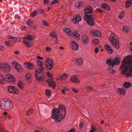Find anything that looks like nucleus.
<instances>
[{"instance_id":"nucleus-1","label":"nucleus","mask_w":132,"mask_h":132,"mask_svg":"<svg viewBox=\"0 0 132 132\" xmlns=\"http://www.w3.org/2000/svg\"><path fill=\"white\" fill-rule=\"evenodd\" d=\"M121 74L127 77H132V55H129L124 58L120 67Z\"/></svg>"},{"instance_id":"nucleus-2","label":"nucleus","mask_w":132,"mask_h":132,"mask_svg":"<svg viewBox=\"0 0 132 132\" xmlns=\"http://www.w3.org/2000/svg\"><path fill=\"white\" fill-rule=\"evenodd\" d=\"M66 107L64 105H60L58 109L55 108L52 110V119L56 122H60L63 119L66 114Z\"/></svg>"},{"instance_id":"nucleus-3","label":"nucleus","mask_w":132,"mask_h":132,"mask_svg":"<svg viewBox=\"0 0 132 132\" xmlns=\"http://www.w3.org/2000/svg\"><path fill=\"white\" fill-rule=\"evenodd\" d=\"M13 106L12 101L7 98H2L0 102V108L3 110H9Z\"/></svg>"},{"instance_id":"nucleus-4","label":"nucleus","mask_w":132,"mask_h":132,"mask_svg":"<svg viewBox=\"0 0 132 132\" xmlns=\"http://www.w3.org/2000/svg\"><path fill=\"white\" fill-rule=\"evenodd\" d=\"M109 39L112 46L117 49H118L120 47L119 44L117 40L114 37V35L111 34L109 36Z\"/></svg>"},{"instance_id":"nucleus-5","label":"nucleus","mask_w":132,"mask_h":132,"mask_svg":"<svg viewBox=\"0 0 132 132\" xmlns=\"http://www.w3.org/2000/svg\"><path fill=\"white\" fill-rule=\"evenodd\" d=\"M34 38V37L30 35H27V37L23 38V43L26 45L27 47L32 46V44L30 43L29 40H31Z\"/></svg>"},{"instance_id":"nucleus-6","label":"nucleus","mask_w":132,"mask_h":132,"mask_svg":"<svg viewBox=\"0 0 132 132\" xmlns=\"http://www.w3.org/2000/svg\"><path fill=\"white\" fill-rule=\"evenodd\" d=\"M46 68L48 70L51 69L53 66V62L51 59L47 58L45 62Z\"/></svg>"},{"instance_id":"nucleus-7","label":"nucleus","mask_w":132,"mask_h":132,"mask_svg":"<svg viewBox=\"0 0 132 132\" xmlns=\"http://www.w3.org/2000/svg\"><path fill=\"white\" fill-rule=\"evenodd\" d=\"M84 19L87 23L90 25L93 26L94 25L95 22L91 15H85L84 16Z\"/></svg>"},{"instance_id":"nucleus-8","label":"nucleus","mask_w":132,"mask_h":132,"mask_svg":"<svg viewBox=\"0 0 132 132\" xmlns=\"http://www.w3.org/2000/svg\"><path fill=\"white\" fill-rule=\"evenodd\" d=\"M84 19L87 23L90 25L93 26L94 25L95 22L91 15H85L84 16Z\"/></svg>"},{"instance_id":"nucleus-9","label":"nucleus","mask_w":132,"mask_h":132,"mask_svg":"<svg viewBox=\"0 0 132 132\" xmlns=\"http://www.w3.org/2000/svg\"><path fill=\"white\" fill-rule=\"evenodd\" d=\"M84 19L87 23L90 25L93 26L94 25L95 22L91 15H85L84 16Z\"/></svg>"},{"instance_id":"nucleus-10","label":"nucleus","mask_w":132,"mask_h":132,"mask_svg":"<svg viewBox=\"0 0 132 132\" xmlns=\"http://www.w3.org/2000/svg\"><path fill=\"white\" fill-rule=\"evenodd\" d=\"M40 73L38 70H36L35 72V77L37 80L39 82H43L45 79L44 77L39 76V74Z\"/></svg>"},{"instance_id":"nucleus-11","label":"nucleus","mask_w":132,"mask_h":132,"mask_svg":"<svg viewBox=\"0 0 132 132\" xmlns=\"http://www.w3.org/2000/svg\"><path fill=\"white\" fill-rule=\"evenodd\" d=\"M90 34L93 36L97 37H101L102 34L99 30H91L90 31Z\"/></svg>"},{"instance_id":"nucleus-12","label":"nucleus","mask_w":132,"mask_h":132,"mask_svg":"<svg viewBox=\"0 0 132 132\" xmlns=\"http://www.w3.org/2000/svg\"><path fill=\"white\" fill-rule=\"evenodd\" d=\"M93 11L92 7L90 5H87L85 7L84 9V13L85 15H88V14H91Z\"/></svg>"},{"instance_id":"nucleus-13","label":"nucleus","mask_w":132,"mask_h":132,"mask_svg":"<svg viewBox=\"0 0 132 132\" xmlns=\"http://www.w3.org/2000/svg\"><path fill=\"white\" fill-rule=\"evenodd\" d=\"M5 80L9 82H14L15 81V78L12 75L7 74L5 77Z\"/></svg>"},{"instance_id":"nucleus-14","label":"nucleus","mask_w":132,"mask_h":132,"mask_svg":"<svg viewBox=\"0 0 132 132\" xmlns=\"http://www.w3.org/2000/svg\"><path fill=\"white\" fill-rule=\"evenodd\" d=\"M81 20V18L79 15H75L73 17V19L72 20L73 22L76 24H78Z\"/></svg>"},{"instance_id":"nucleus-15","label":"nucleus","mask_w":132,"mask_h":132,"mask_svg":"<svg viewBox=\"0 0 132 132\" xmlns=\"http://www.w3.org/2000/svg\"><path fill=\"white\" fill-rule=\"evenodd\" d=\"M12 64L18 71L22 72V71L23 70L22 68L15 61H13L12 63Z\"/></svg>"},{"instance_id":"nucleus-16","label":"nucleus","mask_w":132,"mask_h":132,"mask_svg":"<svg viewBox=\"0 0 132 132\" xmlns=\"http://www.w3.org/2000/svg\"><path fill=\"white\" fill-rule=\"evenodd\" d=\"M70 44L72 46V50L76 51H77L78 50L79 46L75 41H72Z\"/></svg>"},{"instance_id":"nucleus-17","label":"nucleus","mask_w":132,"mask_h":132,"mask_svg":"<svg viewBox=\"0 0 132 132\" xmlns=\"http://www.w3.org/2000/svg\"><path fill=\"white\" fill-rule=\"evenodd\" d=\"M82 41L84 45H87L89 42V38L88 36L86 35H84L82 38Z\"/></svg>"},{"instance_id":"nucleus-18","label":"nucleus","mask_w":132,"mask_h":132,"mask_svg":"<svg viewBox=\"0 0 132 132\" xmlns=\"http://www.w3.org/2000/svg\"><path fill=\"white\" fill-rule=\"evenodd\" d=\"M46 82L49 85L55 88L56 86L55 82L52 80V79H48L46 80Z\"/></svg>"},{"instance_id":"nucleus-19","label":"nucleus","mask_w":132,"mask_h":132,"mask_svg":"<svg viewBox=\"0 0 132 132\" xmlns=\"http://www.w3.org/2000/svg\"><path fill=\"white\" fill-rule=\"evenodd\" d=\"M72 36L75 37L77 40H79L80 38V34L78 33V31L75 30L74 32L72 33Z\"/></svg>"},{"instance_id":"nucleus-20","label":"nucleus","mask_w":132,"mask_h":132,"mask_svg":"<svg viewBox=\"0 0 132 132\" xmlns=\"http://www.w3.org/2000/svg\"><path fill=\"white\" fill-rule=\"evenodd\" d=\"M104 47L108 53L109 54H111L113 53V50L110 46L106 44L104 45Z\"/></svg>"},{"instance_id":"nucleus-21","label":"nucleus","mask_w":132,"mask_h":132,"mask_svg":"<svg viewBox=\"0 0 132 132\" xmlns=\"http://www.w3.org/2000/svg\"><path fill=\"white\" fill-rule=\"evenodd\" d=\"M11 69V67L8 64L5 63L3 71H10Z\"/></svg>"},{"instance_id":"nucleus-22","label":"nucleus","mask_w":132,"mask_h":132,"mask_svg":"<svg viewBox=\"0 0 132 132\" xmlns=\"http://www.w3.org/2000/svg\"><path fill=\"white\" fill-rule=\"evenodd\" d=\"M68 75L67 74H64L61 76H58L57 78V80H65L66 79Z\"/></svg>"},{"instance_id":"nucleus-23","label":"nucleus","mask_w":132,"mask_h":132,"mask_svg":"<svg viewBox=\"0 0 132 132\" xmlns=\"http://www.w3.org/2000/svg\"><path fill=\"white\" fill-rule=\"evenodd\" d=\"M117 92L120 95H124L126 94V91L125 89L122 88H119L117 90Z\"/></svg>"},{"instance_id":"nucleus-24","label":"nucleus","mask_w":132,"mask_h":132,"mask_svg":"<svg viewBox=\"0 0 132 132\" xmlns=\"http://www.w3.org/2000/svg\"><path fill=\"white\" fill-rule=\"evenodd\" d=\"M32 74L30 73H27L26 75V80L28 82H31L32 81L31 79Z\"/></svg>"},{"instance_id":"nucleus-25","label":"nucleus","mask_w":132,"mask_h":132,"mask_svg":"<svg viewBox=\"0 0 132 132\" xmlns=\"http://www.w3.org/2000/svg\"><path fill=\"white\" fill-rule=\"evenodd\" d=\"M25 64L26 65V67L29 70H32L35 67L34 65L32 63H26Z\"/></svg>"},{"instance_id":"nucleus-26","label":"nucleus","mask_w":132,"mask_h":132,"mask_svg":"<svg viewBox=\"0 0 132 132\" xmlns=\"http://www.w3.org/2000/svg\"><path fill=\"white\" fill-rule=\"evenodd\" d=\"M114 65H119L120 62V58L119 57H116L113 61Z\"/></svg>"},{"instance_id":"nucleus-27","label":"nucleus","mask_w":132,"mask_h":132,"mask_svg":"<svg viewBox=\"0 0 132 132\" xmlns=\"http://www.w3.org/2000/svg\"><path fill=\"white\" fill-rule=\"evenodd\" d=\"M64 31L69 36H72V32L71 29L69 28H65L63 29Z\"/></svg>"},{"instance_id":"nucleus-28","label":"nucleus","mask_w":132,"mask_h":132,"mask_svg":"<svg viewBox=\"0 0 132 132\" xmlns=\"http://www.w3.org/2000/svg\"><path fill=\"white\" fill-rule=\"evenodd\" d=\"M132 85V84L128 82H126L123 84V86L126 88H129L131 87Z\"/></svg>"},{"instance_id":"nucleus-29","label":"nucleus","mask_w":132,"mask_h":132,"mask_svg":"<svg viewBox=\"0 0 132 132\" xmlns=\"http://www.w3.org/2000/svg\"><path fill=\"white\" fill-rule=\"evenodd\" d=\"M102 7L104 10L108 11H110L111 10L110 7L107 4L103 3L102 4Z\"/></svg>"},{"instance_id":"nucleus-30","label":"nucleus","mask_w":132,"mask_h":132,"mask_svg":"<svg viewBox=\"0 0 132 132\" xmlns=\"http://www.w3.org/2000/svg\"><path fill=\"white\" fill-rule=\"evenodd\" d=\"M75 62L78 65H82L83 63V60L81 58L79 59H76Z\"/></svg>"},{"instance_id":"nucleus-31","label":"nucleus","mask_w":132,"mask_h":132,"mask_svg":"<svg viewBox=\"0 0 132 132\" xmlns=\"http://www.w3.org/2000/svg\"><path fill=\"white\" fill-rule=\"evenodd\" d=\"M132 4V0H127L125 2V6L126 8L130 7Z\"/></svg>"},{"instance_id":"nucleus-32","label":"nucleus","mask_w":132,"mask_h":132,"mask_svg":"<svg viewBox=\"0 0 132 132\" xmlns=\"http://www.w3.org/2000/svg\"><path fill=\"white\" fill-rule=\"evenodd\" d=\"M113 61L112 59H109L108 60L106 61V63L108 65H110L114 67Z\"/></svg>"},{"instance_id":"nucleus-33","label":"nucleus","mask_w":132,"mask_h":132,"mask_svg":"<svg viewBox=\"0 0 132 132\" xmlns=\"http://www.w3.org/2000/svg\"><path fill=\"white\" fill-rule=\"evenodd\" d=\"M99 40L97 39H93L92 42V45L93 46H95L99 43Z\"/></svg>"},{"instance_id":"nucleus-34","label":"nucleus","mask_w":132,"mask_h":132,"mask_svg":"<svg viewBox=\"0 0 132 132\" xmlns=\"http://www.w3.org/2000/svg\"><path fill=\"white\" fill-rule=\"evenodd\" d=\"M71 81L74 82L79 83L80 82L79 80L75 76L72 77Z\"/></svg>"},{"instance_id":"nucleus-35","label":"nucleus","mask_w":132,"mask_h":132,"mask_svg":"<svg viewBox=\"0 0 132 132\" xmlns=\"http://www.w3.org/2000/svg\"><path fill=\"white\" fill-rule=\"evenodd\" d=\"M18 87L20 89H22L24 88V86L22 82L19 81L18 83Z\"/></svg>"},{"instance_id":"nucleus-36","label":"nucleus","mask_w":132,"mask_h":132,"mask_svg":"<svg viewBox=\"0 0 132 132\" xmlns=\"http://www.w3.org/2000/svg\"><path fill=\"white\" fill-rule=\"evenodd\" d=\"M14 88V86H9L8 87V91L10 93H13Z\"/></svg>"},{"instance_id":"nucleus-37","label":"nucleus","mask_w":132,"mask_h":132,"mask_svg":"<svg viewBox=\"0 0 132 132\" xmlns=\"http://www.w3.org/2000/svg\"><path fill=\"white\" fill-rule=\"evenodd\" d=\"M33 112V110L32 108H30L27 111L26 114L28 116H30L32 114Z\"/></svg>"},{"instance_id":"nucleus-38","label":"nucleus","mask_w":132,"mask_h":132,"mask_svg":"<svg viewBox=\"0 0 132 132\" xmlns=\"http://www.w3.org/2000/svg\"><path fill=\"white\" fill-rule=\"evenodd\" d=\"M51 93V91L49 89H47L45 90V95L47 97H50Z\"/></svg>"},{"instance_id":"nucleus-39","label":"nucleus","mask_w":132,"mask_h":132,"mask_svg":"<svg viewBox=\"0 0 132 132\" xmlns=\"http://www.w3.org/2000/svg\"><path fill=\"white\" fill-rule=\"evenodd\" d=\"M4 80H5V77L3 75H0V84H3Z\"/></svg>"},{"instance_id":"nucleus-40","label":"nucleus","mask_w":132,"mask_h":132,"mask_svg":"<svg viewBox=\"0 0 132 132\" xmlns=\"http://www.w3.org/2000/svg\"><path fill=\"white\" fill-rule=\"evenodd\" d=\"M13 93L17 94L20 93V91L18 88L15 87Z\"/></svg>"},{"instance_id":"nucleus-41","label":"nucleus","mask_w":132,"mask_h":132,"mask_svg":"<svg viewBox=\"0 0 132 132\" xmlns=\"http://www.w3.org/2000/svg\"><path fill=\"white\" fill-rule=\"evenodd\" d=\"M107 70L110 73L112 74H114L116 72L114 69L110 68H108Z\"/></svg>"},{"instance_id":"nucleus-42","label":"nucleus","mask_w":132,"mask_h":132,"mask_svg":"<svg viewBox=\"0 0 132 132\" xmlns=\"http://www.w3.org/2000/svg\"><path fill=\"white\" fill-rule=\"evenodd\" d=\"M49 35L52 38H55L57 37L56 32L54 31L50 33Z\"/></svg>"},{"instance_id":"nucleus-43","label":"nucleus","mask_w":132,"mask_h":132,"mask_svg":"<svg viewBox=\"0 0 132 132\" xmlns=\"http://www.w3.org/2000/svg\"><path fill=\"white\" fill-rule=\"evenodd\" d=\"M123 30L126 32L128 31L129 30V28L127 26H124L123 27Z\"/></svg>"},{"instance_id":"nucleus-44","label":"nucleus","mask_w":132,"mask_h":132,"mask_svg":"<svg viewBox=\"0 0 132 132\" xmlns=\"http://www.w3.org/2000/svg\"><path fill=\"white\" fill-rule=\"evenodd\" d=\"M37 14V11L36 10H34L31 13L30 15L32 17L35 16Z\"/></svg>"},{"instance_id":"nucleus-45","label":"nucleus","mask_w":132,"mask_h":132,"mask_svg":"<svg viewBox=\"0 0 132 132\" xmlns=\"http://www.w3.org/2000/svg\"><path fill=\"white\" fill-rule=\"evenodd\" d=\"M125 15L124 11H122L120 14L119 15V18L120 20H121L123 17Z\"/></svg>"},{"instance_id":"nucleus-46","label":"nucleus","mask_w":132,"mask_h":132,"mask_svg":"<svg viewBox=\"0 0 132 132\" xmlns=\"http://www.w3.org/2000/svg\"><path fill=\"white\" fill-rule=\"evenodd\" d=\"M21 39L20 37H15L13 39L15 43L18 42H19L21 41Z\"/></svg>"},{"instance_id":"nucleus-47","label":"nucleus","mask_w":132,"mask_h":132,"mask_svg":"<svg viewBox=\"0 0 132 132\" xmlns=\"http://www.w3.org/2000/svg\"><path fill=\"white\" fill-rule=\"evenodd\" d=\"M81 3L80 2H78L75 4V6L77 8L80 7L81 5Z\"/></svg>"},{"instance_id":"nucleus-48","label":"nucleus","mask_w":132,"mask_h":132,"mask_svg":"<svg viewBox=\"0 0 132 132\" xmlns=\"http://www.w3.org/2000/svg\"><path fill=\"white\" fill-rule=\"evenodd\" d=\"M37 64L38 66V67L39 66L43 65V63L40 60H38L37 62Z\"/></svg>"},{"instance_id":"nucleus-49","label":"nucleus","mask_w":132,"mask_h":132,"mask_svg":"<svg viewBox=\"0 0 132 132\" xmlns=\"http://www.w3.org/2000/svg\"><path fill=\"white\" fill-rule=\"evenodd\" d=\"M71 89L73 91V92L75 93H77L78 92V90L73 87H72L71 88Z\"/></svg>"},{"instance_id":"nucleus-50","label":"nucleus","mask_w":132,"mask_h":132,"mask_svg":"<svg viewBox=\"0 0 132 132\" xmlns=\"http://www.w3.org/2000/svg\"><path fill=\"white\" fill-rule=\"evenodd\" d=\"M5 63H0V70H3Z\"/></svg>"},{"instance_id":"nucleus-51","label":"nucleus","mask_w":132,"mask_h":132,"mask_svg":"<svg viewBox=\"0 0 132 132\" xmlns=\"http://www.w3.org/2000/svg\"><path fill=\"white\" fill-rule=\"evenodd\" d=\"M47 52H49L52 50L51 48L49 47H47L45 48Z\"/></svg>"},{"instance_id":"nucleus-52","label":"nucleus","mask_w":132,"mask_h":132,"mask_svg":"<svg viewBox=\"0 0 132 132\" xmlns=\"http://www.w3.org/2000/svg\"><path fill=\"white\" fill-rule=\"evenodd\" d=\"M29 25H31L32 23L31 20L30 19H28L26 22Z\"/></svg>"},{"instance_id":"nucleus-53","label":"nucleus","mask_w":132,"mask_h":132,"mask_svg":"<svg viewBox=\"0 0 132 132\" xmlns=\"http://www.w3.org/2000/svg\"><path fill=\"white\" fill-rule=\"evenodd\" d=\"M38 67L39 70L41 71H43L44 69V68L43 65Z\"/></svg>"},{"instance_id":"nucleus-54","label":"nucleus","mask_w":132,"mask_h":132,"mask_svg":"<svg viewBox=\"0 0 132 132\" xmlns=\"http://www.w3.org/2000/svg\"><path fill=\"white\" fill-rule=\"evenodd\" d=\"M59 2L58 0H54L52 1L51 3V4L53 5L55 3H58Z\"/></svg>"},{"instance_id":"nucleus-55","label":"nucleus","mask_w":132,"mask_h":132,"mask_svg":"<svg viewBox=\"0 0 132 132\" xmlns=\"http://www.w3.org/2000/svg\"><path fill=\"white\" fill-rule=\"evenodd\" d=\"M47 76L51 78H53V76L49 72H48L47 73Z\"/></svg>"},{"instance_id":"nucleus-56","label":"nucleus","mask_w":132,"mask_h":132,"mask_svg":"<svg viewBox=\"0 0 132 132\" xmlns=\"http://www.w3.org/2000/svg\"><path fill=\"white\" fill-rule=\"evenodd\" d=\"M43 24L46 26H47L48 25V23L47 22L44 20H43Z\"/></svg>"},{"instance_id":"nucleus-57","label":"nucleus","mask_w":132,"mask_h":132,"mask_svg":"<svg viewBox=\"0 0 132 132\" xmlns=\"http://www.w3.org/2000/svg\"><path fill=\"white\" fill-rule=\"evenodd\" d=\"M95 12L97 13H99L100 12H103V11L102 10L100 9H96L95 10Z\"/></svg>"},{"instance_id":"nucleus-58","label":"nucleus","mask_w":132,"mask_h":132,"mask_svg":"<svg viewBox=\"0 0 132 132\" xmlns=\"http://www.w3.org/2000/svg\"><path fill=\"white\" fill-rule=\"evenodd\" d=\"M39 12L40 14L44 13L45 12L44 10L43 9L39 10Z\"/></svg>"},{"instance_id":"nucleus-59","label":"nucleus","mask_w":132,"mask_h":132,"mask_svg":"<svg viewBox=\"0 0 132 132\" xmlns=\"http://www.w3.org/2000/svg\"><path fill=\"white\" fill-rule=\"evenodd\" d=\"M129 49L131 52H132V42L130 43Z\"/></svg>"},{"instance_id":"nucleus-60","label":"nucleus","mask_w":132,"mask_h":132,"mask_svg":"<svg viewBox=\"0 0 132 132\" xmlns=\"http://www.w3.org/2000/svg\"><path fill=\"white\" fill-rule=\"evenodd\" d=\"M84 125V123L83 122H81L80 125V127L79 129H82L83 127V126Z\"/></svg>"},{"instance_id":"nucleus-61","label":"nucleus","mask_w":132,"mask_h":132,"mask_svg":"<svg viewBox=\"0 0 132 132\" xmlns=\"http://www.w3.org/2000/svg\"><path fill=\"white\" fill-rule=\"evenodd\" d=\"M95 131L96 129L95 128L93 127H92L91 130H90L89 132H95Z\"/></svg>"},{"instance_id":"nucleus-62","label":"nucleus","mask_w":132,"mask_h":132,"mask_svg":"<svg viewBox=\"0 0 132 132\" xmlns=\"http://www.w3.org/2000/svg\"><path fill=\"white\" fill-rule=\"evenodd\" d=\"M5 43L6 44V45L7 46H11V45L10 42L7 41H6L5 42Z\"/></svg>"},{"instance_id":"nucleus-63","label":"nucleus","mask_w":132,"mask_h":132,"mask_svg":"<svg viewBox=\"0 0 132 132\" xmlns=\"http://www.w3.org/2000/svg\"><path fill=\"white\" fill-rule=\"evenodd\" d=\"M76 130L74 128H72L68 132H75Z\"/></svg>"},{"instance_id":"nucleus-64","label":"nucleus","mask_w":132,"mask_h":132,"mask_svg":"<svg viewBox=\"0 0 132 132\" xmlns=\"http://www.w3.org/2000/svg\"><path fill=\"white\" fill-rule=\"evenodd\" d=\"M14 37L11 36H8L7 37V38L9 39H12L13 40Z\"/></svg>"}]
</instances>
